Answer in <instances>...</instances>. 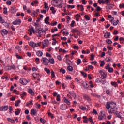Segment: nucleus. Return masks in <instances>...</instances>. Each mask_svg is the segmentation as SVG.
I'll return each mask as SVG.
<instances>
[{"label": "nucleus", "mask_w": 124, "mask_h": 124, "mask_svg": "<svg viewBox=\"0 0 124 124\" xmlns=\"http://www.w3.org/2000/svg\"><path fill=\"white\" fill-rule=\"evenodd\" d=\"M55 31H58V28L56 27L54 29L51 30V32L54 33Z\"/></svg>", "instance_id": "50"}, {"label": "nucleus", "mask_w": 124, "mask_h": 124, "mask_svg": "<svg viewBox=\"0 0 124 124\" xmlns=\"http://www.w3.org/2000/svg\"><path fill=\"white\" fill-rule=\"evenodd\" d=\"M60 108L61 109V110H66V109L67 108V106L65 104H62L60 106Z\"/></svg>", "instance_id": "17"}, {"label": "nucleus", "mask_w": 124, "mask_h": 124, "mask_svg": "<svg viewBox=\"0 0 124 124\" xmlns=\"http://www.w3.org/2000/svg\"><path fill=\"white\" fill-rule=\"evenodd\" d=\"M51 74L52 78H55V72L54 71H51Z\"/></svg>", "instance_id": "41"}, {"label": "nucleus", "mask_w": 124, "mask_h": 124, "mask_svg": "<svg viewBox=\"0 0 124 124\" xmlns=\"http://www.w3.org/2000/svg\"><path fill=\"white\" fill-rule=\"evenodd\" d=\"M81 73L82 75H83V76H84V77H85V78L87 77V74L85 73V72H81Z\"/></svg>", "instance_id": "60"}, {"label": "nucleus", "mask_w": 124, "mask_h": 124, "mask_svg": "<svg viewBox=\"0 0 124 124\" xmlns=\"http://www.w3.org/2000/svg\"><path fill=\"white\" fill-rule=\"evenodd\" d=\"M6 69H7V70H11V69H14V70H15V69H16V67L14 65H12V66H7V67H6Z\"/></svg>", "instance_id": "16"}, {"label": "nucleus", "mask_w": 124, "mask_h": 124, "mask_svg": "<svg viewBox=\"0 0 124 124\" xmlns=\"http://www.w3.org/2000/svg\"><path fill=\"white\" fill-rule=\"evenodd\" d=\"M0 32L2 36H4V35H7V34L8 33V31L6 29H3L1 30Z\"/></svg>", "instance_id": "10"}, {"label": "nucleus", "mask_w": 124, "mask_h": 124, "mask_svg": "<svg viewBox=\"0 0 124 124\" xmlns=\"http://www.w3.org/2000/svg\"><path fill=\"white\" fill-rule=\"evenodd\" d=\"M81 59H78L77 60V63L78 65H79V64H80V63H81Z\"/></svg>", "instance_id": "58"}, {"label": "nucleus", "mask_w": 124, "mask_h": 124, "mask_svg": "<svg viewBox=\"0 0 124 124\" xmlns=\"http://www.w3.org/2000/svg\"><path fill=\"white\" fill-rule=\"evenodd\" d=\"M117 104L114 102H108L106 105V107L107 110L112 109L113 108H116Z\"/></svg>", "instance_id": "2"}, {"label": "nucleus", "mask_w": 124, "mask_h": 124, "mask_svg": "<svg viewBox=\"0 0 124 124\" xmlns=\"http://www.w3.org/2000/svg\"><path fill=\"white\" fill-rule=\"evenodd\" d=\"M49 45V40H45L43 42V49H44L46 46H48Z\"/></svg>", "instance_id": "9"}, {"label": "nucleus", "mask_w": 124, "mask_h": 124, "mask_svg": "<svg viewBox=\"0 0 124 124\" xmlns=\"http://www.w3.org/2000/svg\"><path fill=\"white\" fill-rule=\"evenodd\" d=\"M3 13H4V14H6L7 13V8H4Z\"/></svg>", "instance_id": "62"}, {"label": "nucleus", "mask_w": 124, "mask_h": 124, "mask_svg": "<svg viewBox=\"0 0 124 124\" xmlns=\"http://www.w3.org/2000/svg\"><path fill=\"white\" fill-rule=\"evenodd\" d=\"M57 58L59 61H62V55H58L57 56Z\"/></svg>", "instance_id": "42"}, {"label": "nucleus", "mask_w": 124, "mask_h": 124, "mask_svg": "<svg viewBox=\"0 0 124 124\" xmlns=\"http://www.w3.org/2000/svg\"><path fill=\"white\" fill-rule=\"evenodd\" d=\"M67 69H68V70H69V71H70V72L73 71V68L71 66H68Z\"/></svg>", "instance_id": "35"}, {"label": "nucleus", "mask_w": 124, "mask_h": 124, "mask_svg": "<svg viewBox=\"0 0 124 124\" xmlns=\"http://www.w3.org/2000/svg\"><path fill=\"white\" fill-rule=\"evenodd\" d=\"M51 4L55 7H59V8H62L63 4V0H52Z\"/></svg>", "instance_id": "1"}, {"label": "nucleus", "mask_w": 124, "mask_h": 124, "mask_svg": "<svg viewBox=\"0 0 124 124\" xmlns=\"http://www.w3.org/2000/svg\"><path fill=\"white\" fill-rule=\"evenodd\" d=\"M74 24H75V21L74 20H73L72 21L71 24L70 25L71 27L73 28V27H74Z\"/></svg>", "instance_id": "53"}, {"label": "nucleus", "mask_w": 124, "mask_h": 124, "mask_svg": "<svg viewBox=\"0 0 124 124\" xmlns=\"http://www.w3.org/2000/svg\"><path fill=\"white\" fill-rule=\"evenodd\" d=\"M91 64H96V63H97V62H96V61H93V62H91Z\"/></svg>", "instance_id": "64"}, {"label": "nucleus", "mask_w": 124, "mask_h": 124, "mask_svg": "<svg viewBox=\"0 0 124 124\" xmlns=\"http://www.w3.org/2000/svg\"><path fill=\"white\" fill-rule=\"evenodd\" d=\"M4 26H6V28H9V26H10V23L5 22Z\"/></svg>", "instance_id": "39"}, {"label": "nucleus", "mask_w": 124, "mask_h": 124, "mask_svg": "<svg viewBox=\"0 0 124 124\" xmlns=\"http://www.w3.org/2000/svg\"><path fill=\"white\" fill-rule=\"evenodd\" d=\"M100 74L101 75V77H103V79L106 78L107 75L103 72L102 70L99 71Z\"/></svg>", "instance_id": "14"}, {"label": "nucleus", "mask_w": 124, "mask_h": 124, "mask_svg": "<svg viewBox=\"0 0 124 124\" xmlns=\"http://www.w3.org/2000/svg\"><path fill=\"white\" fill-rule=\"evenodd\" d=\"M106 61L107 62H111V61L112 60V58L111 57H107L105 59Z\"/></svg>", "instance_id": "28"}, {"label": "nucleus", "mask_w": 124, "mask_h": 124, "mask_svg": "<svg viewBox=\"0 0 124 124\" xmlns=\"http://www.w3.org/2000/svg\"><path fill=\"white\" fill-rule=\"evenodd\" d=\"M121 115H122V113L121 112H119L117 113V115H115V116H116V117H118V118H120V119H122V118L123 117H122Z\"/></svg>", "instance_id": "40"}, {"label": "nucleus", "mask_w": 124, "mask_h": 124, "mask_svg": "<svg viewBox=\"0 0 124 124\" xmlns=\"http://www.w3.org/2000/svg\"><path fill=\"white\" fill-rule=\"evenodd\" d=\"M29 93L31 94V95H34V92L32 91V89H30L29 90Z\"/></svg>", "instance_id": "30"}, {"label": "nucleus", "mask_w": 124, "mask_h": 124, "mask_svg": "<svg viewBox=\"0 0 124 124\" xmlns=\"http://www.w3.org/2000/svg\"><path fill=\"white\" fill-rule=\"evenodd\" d=\"M44 5H45V8L46 9H48V4H47L46 2H45V3H44Z\"/></svg>", "instance_id": "61"}, {"label": "nucleus", "mask_w": 124, "mask_h": 124, "mask_svg": "<svg viewBox=\"0 0 124 124\" xmlns=\"http://www.w3.org/2000/svg\"><path fill=\"white\" fill-rule=\"evenodd\" d=\"M20 113H21V110L19 109H17V111H15V114L16 116H19Z\"/></svg>", "instance_id": "31"}, {"label": "nucleus", "mask_w": 124, "mask_h": 124, "mask_svg": "<svg viewBox=\"0 0 124 124\" xmlns=\"http://www.w3.org/2000/svg\"><path fill=\"white\" fill-rule=\"evenodd\" d=\"M69 93L71 95L73 96L75 99V97H76V93H75L73 91L69 92Z\"/></svg>", "instance_id": "27"}, {"label": "nucleus", "mask_w": 124, "mask_h": 124, "mask_svg": "<svg viewBox=\"0 0 124 124\" xmlns=\"http://www.w3.org/2000/svg\"><path fill=\"white\" fill-rule=\"evenodd\" d=\"M40 122H41V123H42V124H45V123H46V121L43 118H40Z\"/></svg>", "instance_id": "37"}, {"label": "nucleus", "mask_w": 124, "mask_h": 124, "mask_svg": "<svg viewBox=\"0 0 124 124\" xmlns=\"http://www.w3.org/2000/svg\"><path fill=\"white\" fill-rule=\"evenodd\" d=\"M0 22L2 24H4V23L5 22V21L2 19V17H0Z\"/></svg>", "instance_id": "47"}, {"label": "nucleus", "mask_w": 124, "mask_h": 124, "mask_svg": "<svg viewBox=\"0 0 124 124\" xmlns=\"http://www.w3.org/2000/svg\"><path fill=\"white\" fill-rule=\"evenodd\" d=\"M33 76L34 78H38L39 77V74H38L37 73H33Z\"/></svg>", "instance_id": "29"}, {"label": "nucleus", "mask_w": 124, "mask_h": 124, "mask_svg": "<svg viewBox=\"0 0 124 124\" xmlns=\"http://www.w3.org/2000/svg\"><path fill=\"white\" fill-rule=\"evenodd\" d=\"M41 62L44 65H48L49 64V59L46 57H44L41 59Z\"/></svg>", "instance_id": "6"}, {"label": "nucleus", "mask_w": 124, "mask_h": 124, "mask_svg": "<svg viewBox=\"0 0 124 124\" xmlns=\"http://www.w3.org/2000/svg\"><path fill=\"white\" fill-rule=\"evenodd\" d=\"M106 119V115L105 113H102L101 112V115L98 117V120L99 121H102V120H105Z\"/></svg>", "instance_id": "7"}, {"label": "nucleus", "mask_w": 124, "mask_h": 124, "mask_svg": "<svg viewBox=\"0 0 124 124\" xmlns=\"http://www.w3.org/2000/svg\"><path fill=\"white\" fill-rule=\"evenodd\" d=\"M36 33H38L37 35L38 37H41L43 35L44 32L45 33L46 31H44L42 28H39L36 30Z\"/></svg>", "instance_id": "3"}, {"label": "nucleus", "mask_w": 124, "mask_h": 124, "mask_svg": "<svg viewBox=\"0 0 124 124\" xmlns=\"http://www.w3.org/2000/svg\"><path fill=\"white\" fill-rule=\"evenodd\" d=\"M8 110V106H4L0 107V111H7Z\"/></svg>", "instance_id": "11"}, {"label": "nucleus", "mask_w": 124, "mask_h": 124, "mask_svg": "<svg viewBox=\"0 0 124 124\" xmlns=\"http://www.w3.org/2000/svg\"><path fill=\"white\" fill-rule=\"evenodd\" d=\"M63 101L65 102V103H66L67 105H70L71 104L70 102L67 99H66V97L63 98Z\"/></svg>", "instance_id": "19"}, {"label": "nucleus", "mask_w": 124, "mask_h": 124, "mask_svg": "<svg viewBox=\"0 0 124 124\" xmlns=\"http://www.w3.org/2000/svg\"><path fill=\"white\" fill-rule=\"evenodd\" d=\"M7 120L8 122H11V123H15V121L13 119H11V118H8Z\"/></svg>", "instance_id": "44"}, {"label": "nucleus", "mask_w": 124, "mask_h": 124, "mask_svg": "<svg viewBox=\"0 0 124 124\" xmlns=\"http://www.w3.org/2000/svg\"><path fill=\"white\" fill-rule=\"evenodd\" d=\"M85 19H86V20H87L88 21H90V20H91V18L90 17H89V16L88 15H86L84 16Z\"/></svg>", "instance_id": "36"}, {"label": "nucleus", "mask_w": 124, "mask_h": 124, "mask_svg": "<svg viewBox=\"0 0 124 124\" xmlns=\"http://www.w3.org/2000/svg\"><path fill=\"white\" fill-rule=\"evenodd\" d=\"M36 55L38 56V57H42V55H43V53H42V51L39 50L36 53Z\"/></svg>", "instance_id": "22"}, {"label": "nucleus", "mask_w": 124, "mask_h": 124, "mask_svg": "<svg viewBox=\"0 0 124 124\" xmlns=\"http://www.w3.org/2000/svg\"><path fill=\"white\" fill-rule=\"evenodd\" d=\"M28 43L30 46L32 47L33 48H35V47H39V46H40V43H35L33 41H30Z\"/></svg>", "instance_id": "4"}, {"label": "nucleus", "mask_w": 124, "mask_h": 124, "mask_svg": "<svg viewBox=\"0 0 124 124\" xmlns=\"http://www.w3.org/2000/svg\"><path fill=\"white\" fill-rule=\"evenodd\" d=\"M22 94H20L21 98L23 99L24 97V96H26L27 95V93L25 91H23L22 93Z\"/></svg>", "instance_id": "21"}, {"label": "nucleus", "mask_w": 124, "mask_h": 124, "mask_svg": "<svg viewBox=\"0 0 124 124\" xmlns=\"http://www.w3.org/2000/svg\"><path fill=\"white\" fill-rule=\"evenodd\" d=\"M31 115H33V116H35L36 114V111L34 110V109H32L31 110Z\"/></svg>", "instance_id": "26"}, {"label": "nucleus", "mask_w": 124, "mask_h": 124, "mask_svg": "<svg viewBox=\"0 0 124 124\" xmlns=\"http://www.w3.org/2000/svg\"><path fill=\"white\" fill-rule=\"evenodd\" d=\"M29 82L30 80H27L25 78H20V84H22V85H27Z\"/></svg>", "instance_id": "8"}, {"label": "nucleus", "mask_w": 124, "mask_h": 124, "mask_svg": "<svg viewBox=\"0 0 124 124\" xmlns=\"http://www.w3.org/2000/svg\"><path fill=\"white\" fill-rule=\"evenodd\" d=\"M29 105H33V103H32V101H30V102L27 103L26 106H29Z\"/></svg>", "instance_id": "34"}, {"label": "nucleus", "mask_w": 124, "mask_h": 124, "mask_svg": "<svg viewBox=\"0 0 124 124\" xmlns=\"http://www.w3.org/2000/svg\"><path fill=\"white\" fill-rule=\"evenodd\" d=\"M79 108L81 109V110H82V111H85V110H86V107L83 106H80Z\"/></svg>", "instance_id": "46"}, {"label": "nucleus", "mask_w": 124, "mask_h": 124, "mask_svg": "<svg viewBox=\"0 0 124 124\" xmlns=\"http://www.w3.org/2000/svg\"><path fill=\"white\" fill-rule=\"evenodd\" d=\"M101 8H100V7L98 6L96 8V11H100V10H101Z\"/></svg>", "instance_id": "56"}, {"label": "nucleus", "mask_w": 124, "mask_h": 124, "mask_svg": "<svg viewBox=\"0 0 124 124\" xmlns=\"http://www.w3.org/2000/svg\"><path fill=\"white\" fill-rule=\"evenodd\" d=\"M49 62L51 63V64H55V60L54 58H51L49 59Z\"/></svg>", "instance_id": "20"}, {"label": "nucleus", "mask_w": 124, "mask_h": 124, "mask_svg": "<svg viewBox=\"0 0 124 124\" xmlns=\"http://www.w3.org/2000/svg\"><path fill=\"white\" fill-rule=\"evenodd\" d=\"M104 36L105 37V38H110V36H111V33L108 32L105 33Z\"/></svg>", "instance_id": "18"}, {"label": "nucleus", "mask_w": 124, "mask_h": 124, "mask_svg": "<svg viewBox=\"0 0 124 124\" xmlns=\"http://www.w3.org/2000/svg\"><path fill=\"white\" fill-rule=\"evenodd\" d=\"M38 3V1L35 0L31 2V4L32 5V6H34V4H37Z\"/></svg>", "instance_id": "33"}, {"label": "nucleus", "mask_w": 124, "mask_h": 124, "mask_svg": "<svg viewBox=\"0 0 124 124\" xmlns=\"http://www.w3.org/2000/svg\"><path fill=\"white\" fill-rule=\"evenodd\" d=\"M111 84L112 86H114V87H116V86H117V82H111Z\"/></svg>", "instance_id": "52"}, {"label": "nucleus", "mask_w": 124, "mask_h": 124, "mask_svg": "<svg viewBox=\"0 0 124 124\" xmlns=\"http://www.w3.org/2000/svg\"><path fill=\"white\" fill-rule=\"evenodd\" d=\"M44 70L47 73V74H50V73L51 72V71L50 69H48V68H45Z\"/></svg>", "instance_id": "32"}, {"label": "nucleus", "mask_w": 124, "mask_h": 124, "mask_svg": "<svg viewBox=\"0 0 124 124\" xmlns=\"http://www.w3.org/2000/svg\"><path fill=\"white\" fill-rule=\"evenodd\" d=\"M35 61H36V63H37V64H38V63H39V58H36L35 59Z\"/></svg>", "instance_id": "59"}, {"label": "nucleus", "mask_w": 124, "mask_h": 124, "mask_svg": "<svg viewBox=\"0 0 124 124\" xmlns=\"http://www.w3.org/2000/svg\"><path fill=\"white\" fill-rule=\"evenodd\" d=\"M60 72H62V73H63V74H64V73H65V70L64 69H63L62 68H61L60 69Z\"/></svg>", "instance_id": "57"}, {"label": "nucleus", "mask_w": 124, "mask_h": 124, "mask_svg": "<svg viewBox=\"0 0 124 124\" xmlns=\"http://www.w3.org/2000/svg\"><path fill=\"white\" fill-rule=\"evenodd\" d=\"M28 31L30 35H31L32 34V32L34 34L36 33L35 31H34V28L33 27H32L28 30Z\"/></svg>", "instance_id": "12"}, {"label": "nucleus", "mask_w": 124, "mask_h": 124, "mask_svg": "<svg viewBox=\"0 0 124 124\" xmlns=\"http://www.w3.org/2000/svg\"><path fill=\"white\" fill-rule=\"evenodd\" d=\"M83 87L85 90H88V89H89V87H90V85H89L86 82H84L83 83Z\"/></svg>", "instance_id": "15"}, {"label": "nucleus", "mask_w": 124, "mask_h": 124, "mask_svg": "<svg viewBox=\"0 0 124 124\" xmlns=\"http://www.w3.org/2000/svg\"><path fill=\"white\" fill-rule=\"evenodd\" d=\"M21 21L20 19H16V20H15L12 24H13V25H20L21 23Z\"/></svg>", "instance_id": "13"}, {"label": "nucleus", "mask_w": 124, "mask_h": 124, "mask_svg": "<svg viewBox=\"0 0 124 124\" xmlns=\"http://www.w3.org/2000/svg\"><path fill=\"white\" fill-rule=\"evenodd\" d=\"M109 114H114L115 115H118L119 114V111H118V108H110V110L108 111Z\"/></svg>", "instance_id": "5"}, {"label": "nucleus", "mask_w": 124, "mask_h": 124, "mask_svg": "<svg viewBox=\"0 0 124 124\" xmlns=\"http://www.w3.org/2000/svg\"><path fill=\"white\" fill-rule=\"evenodd\" d=\"M84 98H85V99H86V100H88V101H91V98L90 97V96L88 95H85L84 96Z\"/></svg>", "instance_id": "25"}, {"label": "nucleus", "mask_w": 124, "mask_h": 124, "mask_svg": "<svg viewBox=\"0 0 124 124\" xmlns=\"http://www.w3.org/2000/svg\"><path fill=\"white\" fill-rule=\"evenodd\" d=\"M107 49H108V50H109L110 51H112V50H113V48L111 46H107Z\"/></svg>", "instance_id": "54"}, {"label": "nucleus", "mask_w": 124, "mask_h": 124, "mask_svg": "<svg viewBox=\"0 0 124 124\" xmlns=\"http://www.w3.org/2000/svg\"><path fill=\"white\" fill-rule=\"evenodd\" d=\"M61 96L60 94H58L57 95V101H61Z\"/></svg>", "instance_id": "49"}, {"label": "nucleus", "mask_w": 124, "mask_h": 124, "mask_svg": "<svg viewBox=\"0 0 124 124\" xmlns=\"http://www.w3.org/2000/svg\"><path fill=\"white\" fill-rule=\"evenodd\" d=\"M105 65V62H104V61H101V64L100 65L101 67H102V66H103Z\"/></svg>", "instance_id": "45"}, {"label": "nucleus", "mask_w": 124, "mask_h": 124, "mask_svg": "<svg viewBox=\"0 0 124 124\" xmlns=\"http://www.w3.org/2000/svg\"><path fill=\"white\" fill-rule=\"evenodd\" d=\"M98 2L100 4H101V3H103V4H104V3H105V1L104 0H98Z\"/></svg>", "instance_id": "38"}, {"label": "nucleus", "mask_w": 124, "mask_h": 124, "mask_svg": "<svg viewBox=\"0 0 124 124\" xmlns=\"http://www.w3.org/2000/svg\"><path fill=\"white\" fill-rule=\"evenodd\" d=\"M49 16H47L45 19V23L47 24V25H49V24H50V22H49Z\"/></svg>", "instance_id": "23"}, {"label": "nucleus", "mask_w": 124, "mask_h": 124, "mask_svg": "<svg viewBox=\"0 0 124 124\" xmlns=\"http://www.w3.org/2000/svg\"><path fill=\"white\" fill-rule=\"evenodd\" d=\"M108 71L110 73H112V72H113V68H111V67H109V68H108Z\"/></svg>", "instance_id": "48"}, {"label": "nucleus", "mask_w": 124, "mask_h": 124, "mask_svg": "<svg viewBox=\"0 0 124 124\" xmlns=\"http://www.w3.org/2000/svg\"><path fill=\"white\" fill-rule=\"evenodd\" d=\"M71 32H72L73 33H75V32H77L78 33H79V32H80V31H79V30L76 29H73L71 31Z\"/></svg>", "instance_id": "24"}, {"label": "nucleus", "mask_w": 124, "mask_h": 124, "mask_svg": "<svg viewBox=\"0 0 124 124\" xmlns=\"http://www.w3.org/2000/svg\"><path fill=\"white\" fill-rule=\"evenodd\" d=\"M20 102H21V101L19 100L16 101L15 103L16 106H19V104H20Z\"/></svg>", "instance_id": "43"}, {"label": "nucleus", "mask_w": 124, "mask_h": 124, "mask_svg": "<svg viewBox=\"0 0 124 124\" xmlns=\"http://www.w3.org/2000/svg\"><path fill=\"white\" fill-rule=\"evenodd\" d=\"M120 8H124V3L120 4L119 5Z\"/></svg>", "instance_id": "63"}, {"label": "nucleus", "mask_w": 124, "mask_h": 124, "mask_svg": "<svg viewBox=\"0 0 124 124\" xmlns=\"http://www.w3.org/2000/svg\"><path fill=\"white\" fill-rule=\"evenodd\" d=\"M73 48L74 49H76V50H79V46H74Z\"/></svg>", "instance_id": "55"}, {"label": "nucleus", "mask_w": 124, "mask_h": 124, "mask_svg": "<svg viewBox=\"0 0 124 124\" xmlns=\"http://www.w3.org/2000/svg\"><path fill=\"white\" fill-rule=\"evenodd\" d=\"M118 24H119V20L118 19H117L116 21H115L113 23V26H117V25H118Z\"/></svg>", "instance_id": "51"}]
</instances>
